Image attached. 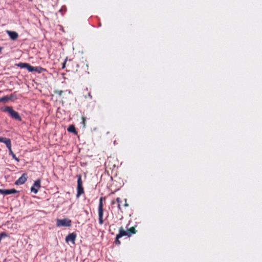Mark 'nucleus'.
<instances>
[{
  "mask_svg": "<svg viewBox=\"0 0 262 262\" xmlns=\"http://www.w3.org/2000/svg\"><path fill=\"white\" fill-rule=\"evenodd\" d=\"M3 111L8 113L11 118L16 120L20 121L21 120L18 112L14 111L11 106L5 107Z\"/></svg>",
  "mask_w": 262,
  "mask_h": 262,
  "instance_id": "nucleus-1",
  "label": "nucleus"
},
{
  "mask_svg": "<svg viewBox=\"0 0 262 262\" xmlns=\"http://www.w3.org/2000/svg\"><path fill=\"white\" fill-rule=\"evenodd\" d=\"M0 141H2L3 143H4L7 148L9 149V155H11L13 159H14L17 161H19V160L17 158L15 155L13 153L12 149H11V142L10 139H0Z\"/></svg>",
  "mask_w": 262,
  "mask_h": 262,
  "instance_id": "nucleus-2",
  "label": "nucleus"
},
{
  "mask_svg": "<svg viewBox=\"0 0 262 262\" xmlns=\"http://www.w3.org/2000/svg\"><path fill=\"white\" fill-rule=\"evenodd\" d=\"M77 198H79L84 193V189L82 186V177L81 174L77 176Z\"/></svg>",
  "mask_w": 262,
  "mask_h": 262,
  "instance_id": "nucleus-3",
  "label": "nucleus"
},
{
  "mask_svg": "<svg viewBox=\"0 0 262 262\" xmlns=\"http://www.w3.org/2000/svg\"><path fill=\"white\" fill-rule=\"evenodd\" d=\"M105 200V198L101 197L99 199V207H98V214H99V222L100 224H102L103 221V200Z\"/></svg>",
  "mask_w": 262,
  "mask_h": 262,
  "instance_id": "nucleus-4",
  "label": "nucleus"
},
{
  "mask_svg": "<svg viewBox=\"0 0 262 262\" xmlns=\"http://www.w3.org/2000/svg\"><path fill=\"white\" fill-rule=\"evenodd\" d=\"M56 225L58 227H70L72 225V221L68 219H58L57 220Z\"/></svg>",
  "mask_w": 262,
  "mask_h": 262,
  "instance_id": "nucleus-5",
  "label": "nucleus"
},
{
  "mask_svg": "<svg viewBox=\"0 0 262 262\" xmlns=\"http://www.w3.org/2000/svg\"><path fill=\"white\" fill-rule=\"evenodd\" d=\"M41 187V180L40 179H37L36 180L33 184V185L31 188V192H34V193H37Z\"/></svg>",
  "mask_w": 262,
  "mask_h": 262,
  "instance_id": "nucleus-6",
  "label": "nucleus"
},
{
  "mask_svg": "<svg viewBox=\"0 0 262 262\" xmlns=\"http://www.w3.org/2000/svg\"><path fill=\"white\" fill-rule=\"evenodd\" d=\"M27 178H28L27 174L26 173H24L21 175V176L18 180H17L15 181V184L17 185H22L26 182V181L27 180Z\"/></svg>",
  "mask_w": 262,
  "mask_h": 262,
  "instance_id": "nucleus-7",
  "label": "nucleus"
},
{
  "mask_svg": "<svg viewBox=\"0 0 262 262\" xmlns=\"http://www.w3.org/2000/svg\"><path fill=\"white\" fill-rule=\"evenodd\" d=\"M18 192L15 189H0V194L4 195H8L10 194H14Z\"/></svg>",
  "mask_w": 262,
  "mask_h": 262,
  "instance_id": "nucleus-8",
  "label": "nucleus"
},
{
  "mask_svg": "<svg viewBox=\"0 0 262 262\" xmlns=\"http://www.w3.org/2000/svg\"><path fill=\"white\" fill-rule=\"evenodd\" d=\"M76 238V234L75 233H72L68 235L66 238V242H71L74 244Z\"/></svg>",
  "mask_w": 262,
  "mask_h": 262,
  "instance_id": "nucleus-9",
  "label": "nucleus"
},
{
  "mask_svg": "<svg viewBox=\"0 0 262 262\" xmlns=\"http://www.w3.org/2000/svg\"><path fill=\"white\" fill-rule=\"evenodd\" d=\"M36 72L38 73H41L43 72H47V70L41 67H33L31 66L30 72Z\"/></svg>",
  "mask_w": 262,
  "mask_h": 262,
  "instance_id": "nucleus-10",
  "label": "nucleus"
},
{
  "mask_svg": "<svg viewBox=\"0 0 262 262\" xmlns=\"http://www.w3.org/2000/svg\"><path fill=\"white\" fill-rule=\"evenodd\" d=\"M7 33L13 40H15L18 37V33L15 31H7Z\"/></svg>",
  "mask_w": 262,
  "mask_h": 262,
  "instance_id": "nucleus-11",
  "label": "nucleus"
},
{
  "mask_svg": "<svg viewBox=\"0 0 262 262\" xmlns=\"http://www.w3.org/2000/svg\"><path fill=\"white\" fill-rule=\"evenodd\" d=\"M18 66L21 68L27 69L28 71L30 72L31 69V66L27 63H19Z\"/></svg>",
  "mask_w": 262,
  "mask_h": 262,
  "instance_id": "nucleus-12",
  "label": "nucleus"
},
{
  "mask_svg": "<svg viewBox=\"0 0 262 262\" xmlns=\"http://www.w3.org/2000/svg\"><path fill=\"white\" fill-rule=\"evenodd\" d=\"M13 98V95H11L10 96H5L3 97H0V102H6L9 100H11Z\"/></svg>",
  "mask_w": 262,
  "mask_h": 262,
  "instance_id": "nucleus-13",
  "label": "nucleus"
},
{
  "mask_svg": "<svg viewBox=\"0 0 262 262\" xmlns=\"http://www.w3.org/2000/svg\"><path fill=\"white\" fill-rule=\"evenodd\" d=\"M67 130H68V131L69 132L73 133L74 134H76V128H75L74 125H70L68 127Z\"/></svg>",
  "mask_w": 262,
  "mask_h": 262,
  "instance_id": "nucleus-14",
  "label": "nucleus"
},
{
  "mask_svg": "<svg viewBox=\"0 0 262 262\" xmlns=\"http://www.w3.org/2000/svg\"><path fill=\"white\" fill-rule=\"evenodd\" d=\"M82 123L83 126H85V122H86V117L82 116Z\"/></svg>",
  "mask_w": 262,
  "mask_h": 262,
  "instance_id": "nucleus-15",
  "label": "nucleus"
},
{
  "mask_svg": "<svg viewBox=\"0 0 262 262\" xmlns=\"http://www.w3.org/2000/svg\"><path fill=\"white\" fill-rule=\"evenodd\" d=\"M67 58L64 60V62H63L62 63V69H64L65 67H66V62H67Z\"/></svg>",
  "mask_w": 262,
  "mask_h": 262,
  "instance_id": "nucleus-16",
  "label": "nucleus"
},
{
  "mask_svg": "<svg viewBox=\"0 0 262 262\" xmlns=\"http://www.w3.org/2000/svg\"><path fill=\"white\" fill-rule=\"evenodd\" d=\"M63 92L62 91H58L56 92V93L61 96Z\"/></svg>",
  "mask_w": 262,
  "mask_h": 262,
  "instance_id": "nucleus-17",
  "label": "nucleus"
},
{
  "mask_svg": "<svg viewBox=\"0 0 262 262\" xmlns=\"http://www.w3.org/2000/svg\"><path fill=\"white\" fill-rule=\"evenodd\" d=\"M7 139V138H4V137H0V139ZM0 142H2V141H0Z\"/></svg>",
  "mask_w": 262,
  "mask_h": 262,
  "instance_id": "nucleus-18",
  "label": "nucleus"
},
{
  "mask_svg": "<svg viewBox=\"0 0 262 262\" xmlns=\"http://www.w3.org/2000/svg\"><path fill=\"white\" fill-rule=\"evenodd\" d=\"M89 95L90 97V98H92V96L91 95L90 93L89 94Z\"/></svg>",
  "mask_w": 262,
  "mask_h": 262,
  "instance_id": "nucleus-19",
  "label": "nucleus"
},
{
  "mask_svg": "<svg viewBox=\"0 0 262 262\" xmlns=\"http://www.w3.org/2000/svg\"><path fill=\"white\" fill-rule=\"evenodd\" d=\"M2 48H0V52H1V51H2Z\"/></svg>",
  "mask_w": 262,
  "mask_h": 262,
  "instance_id": "nucleus-20",
  "label": "nucleus"
}]
</instances>
